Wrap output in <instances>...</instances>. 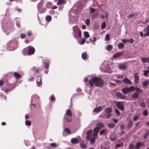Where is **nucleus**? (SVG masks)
Wrapping results in <instances>:
<instances>
[{
  "label": "nucleus",
  "instance_id": "f257e3e1",
  "mask_svg": "<svg viewBox=\"0 0 149 149\" xmlns=\"http://www.w3.org/2000/svg\"><path fill=\"white\" fill-rule=\"evenodd\" d=\"M89 84L91 87L94 86V83L95 86L98 87L102 86L104 84V81L101 78L99 77H95L92 78L89 81Z\"/></svg>",
  "mask_w": 149,
  "mask_h": 149
},
{
  "label": "nucleus",
  "instance_id": "f03ea898",
  "mask_svg": "<svg viewBox=\"0 0 149 149\" xmlns=\"http://www.w3.org/2000/svg\"><path fill=\"white\" fill-rule=\"evenodd\" d=\"M1 24L2 29L4 32H9L12 31L13 24L10 20L7 22H1Z\"/></svg>",
  "mask_w": 149,
  "mask_h": 149
},
{
  "label": "nucleus",
  "instance_id": "7ed1b4c3",
  "mask_svg": "<svg viewBox=\"0 0 149 149\" xmlns=\"http://www.w3.org/2000/svg\"><path fill=\"white\" fill-rule=\"evenodd\" d=\"M18 42L15 38L8 42L7 44V49L10 51L15 49L17 48Z\"/></svg>",
  "mask_w": 149,
  "mask_h": 149
},
{
  "label": "nucleus",
  "instance_id": "20e7f679",
  "mask_svg": "<svg viewBox=\"0 0 149 149\" xmlns=\"http://www.w3.org/2000/svg\"><path fill=\"white\" fill-rule=\"evenodd\" d=\"M35 51V48L31 46H29L23 49L22 53L24 55L30 56L33 54Z\"/></svg>",
  "mask_w": 149,
  "mask_h": 149
},
{
  "label": "nucleus",
  "instance_id": "39448f33",
  "mask_svg": "<svg viewBox=\"0 0 149 149\" xmlns=\"http://www.w3.org/2000/svg\"><path fill=\"white\" fill-rule=\"evenodd\" d=\"M73 30L74 32V37L77 38V36L79 38H81V32L79 28L77 26H74L73 27Z\"/></svg>",
  "mask_w": 149,
  "mask_h": 149
},
{
  "label": "nucleus",
  "instance_id": "423d86ee",
  "mask_svg": "<svg viewBox=\"0 0 149 149\" xmlns=\"http://www.w3.org/2000/svg\"><path fill=\"white\" fill-rule=\"evenodd\" d=\"M37 95H33L31 97V104L30 105V106L32 110H33V107L35 108L36 107L35 104L37 103Z\"/></svg>",
  "mask_w": 149,
  "mask_h": 149
},
{
  "label": "nucleus",
  "instance_id": "0eeeda50",
  "mask_svg": "<svg viewBox=\"0 0 149 149\" xmlns=\"http://www.w3.org/2000/svg\"><path fill=\"white\" fill-rule=\"evenodd\" d=\"M134 87L131 86L129 88H125L122 89V92L124 94H127V93H129L134 90Z\"/></svg>",
  "mask_w": 149,
  "mask_h": 149
},
{
  "label": "nucleus",
  "instance_id": "6e6552de",
  "mask_svg": "<svg viewBox=\"0 0 149 149\" xmlns=\"http://www.w3.org/2000/svg\"><path fill=\"white\" fill-rule=\"evenodd\" d=\"M116 96L120 99L123 100H126L127 96L123 95L121 93L119 92H116L115 93Z\"/></svg>",
  "mask_w": 149,
  "mask_h": 149
},
{
  "label": "nucleus",
  "instance_id": "1a4fd4ad",
  "mask_svg": "<svg viewBox=\"0 0 149 149\" xmlns=\"http://www.w3.org/2000/svg\"><path fill=\"white\" fill-rule=\"evenodd\" d=\"M116 105L117 107L121 111H123L124 109V107L123 105L122 102H117Z\"/></svg>",
  "mask_w": 149,
  "mask_h": 149
},
{
  "label": "nucleus",
  "instance_id": "9d476101",
  "mask_svg": "<svg viewBox=\"0 0 149 149\" xmlns=\"http://www.w3.org/2000/svg\"><path fill=\"white\" fill-rule=\"evenodd\" d=\"M125 44L127 43L128 42H130L131 44H132L134 42V40L132 38H130L129 39H123L121 40Z\"/></svg>",
  "mask_w": 149,
  "mask_h": 149
},
{
  "label": "nucleus",
  "instance_id": "9b49d317",
  "mask_svg": "<svg viewBox=\"0 0 149 149\" xmlns=\"http://www.w3.org/2000/svg\"><path fill=\"white\" fill-rule=\"evenodd\" d=\"M102 107L101 106H99L94 108L93 110V111L94 113L99 112L102 111Z\"/></svg>",
  "mask_w": 149,
  "mask_h": 149
},
{
  "label": "nucleus",
  "instance_id": "f8f14e48",
  "mask_svg": "<svg viewBox=\"0 0 149 149\" xmlns=\"http://www.w3.org/2000/svg\"><path fill=\"white\" fill-rule=\"evenodd\" d=\"M96 127L99 130L102 128L104 127H105L104 125L102 123H97L96 125Z\"/></svg>",
  "mask_w": 149,
  "mask_h": 149
},
{
  "label": "nucleus",
  "instance_id": "ddd939ff",
  "mask_svg": "<svg viewBox=\"0 0 149 149\" xmlns=\"http://www.w3.org/2000/svg\"><path fill=\"white\" fill-rule=\"evenodd\" d=\"M134 82L136 84L138 83L139 81V77L137 73H135L134 75Z\"/></svg>",
  "mask_w": 149,
  "mask_h": 149
},
{
  "label": "nucleus",
  "instance_id": "4468645a",
  "mask_svg": "<svg viewBox=\"0 0 149 149\" xmlns=\"http://www.w3.org/2000/svg\"><path fill=\"white\" fill-rule=\"evenodd\" d=\"M15 87V86L14 84H11L10 85V88L6 89L5 90L4 92L6 93H7L8 92H9L12 91L14 88Z\"/></svg>",
  "mask_w": 149,
  "mask_h": 149
},
{
  "label": "nucleus",
  "instance_id": "2eb2a0df",
  "mask_svg": "<svg viewBox=\"0 0 149 149\" xmlns=\"http://www.w3.org/2000/svg\"><path fill=\"white\" fill-rule=\"evenodd\" d=\"M143 144L141 142H138L136 143V146L134 149H139L140 147L142 146Z\"/></svg>",
  "mask_w": 149,
  "mask_h": 149
},
{
  "label": "nucleus",
  "instance_id": "dca6fc26",
  "mask_svg": "<svg viewBox=\"0 0 149 149\" xmlns=\"http://www.w3.org/2000/svg\"><path fill=\"white\" fill-rule=\"evenodd\" d=\"M133 124V121L132 120H129L127 125V127L128 129L132 127Z\"/></svg>",
  "mask_w": 149,
  "mask_h": 149
},
{
  "label": "nucleus",
  "instance_id": "f3484780",
  "mask_svg": "<svg viewBox=\"0 0 149 149\" xmlns=\"http://www.w3.org/2000/svg\"><path fill=\"white\" fill-rule=\"evenodd\" d=\"M38 80H39L40 81H38V86H41L42 85V78L41 76H38Z\"/></svg>",
  "mask_w": 149,
  "mask_h": 149
},
{
  "label": "nucleus",
  "instance_id": "a211bd4d",
  "mask_svg": "<svg viewBox=\"0 0 149 149\" xmlns=\"http://www.w3.org/2000/svg\"><path fill=\"white\" fill-rule=\"evenodd\" d=\"M66 114L67 116L69 117H72V114L71 110L69 109H68L66 110Z\"/></svg>",
  "mask_w": 149,
  "mask_h": 149
},
{
  "label": "nucleus",
  "instance_id": "6ab92c4d",
  "mask_svg": "<svg viewBox=\"0 0 149 149\" xmlns=\"http://www.w3.org/2000/svg\"><path fill=\"white\" fill-rule=\"evenodd\" d=\"M16 24L18 28H19L20 27V20L19 18H16Z\"/></svg>",
  "mask_w": 149,
  "mask_h": 149
},
{
  "label": "nucleus",
  "instance_id": "aec40b11",
  "mask_svg": "<svg viewBox=\"0 0 149 149\" xmlns=\"http://www.w3.org/2000/svg\"><path fill=\"white\" fill-rule=\"evenodd\" d=\"M79 142L78 139L76 138H73L71 139V142L72 144H77Z\"/></svg>",
  "mask_w": 149,
  "mask_h": 149
},
{
  "label": "nucleus",
  "instance_id": "412c9836",
  "mask_svg": "<svg viewBox=\"0 0 149 149\" xmlns=\"http://www.w3.org/2000/svg\"><path fill=\"white\" fill-rule=\"evenodd\" d=\"M123 53L122 52H118L115 54L113 56L114 58L118 57L123 54Z\"/></svg>",
  "mask_w": 149,
  "mask_h": 149
},
{
  "label": "nucleus",
  "instance_id": "4be33fe9",
  "mask_svg": "<svg viewBox=\"0 0 149 149\" xmlns=\"http://www.w3.org/2000/svg\"><path fill=\"white\" fill-rule=\"evenodd\" d=\"M141 60L143 63L147 62L149 63V58L143 57L141 58Z\"/></svg>",
  "mask_w": 149,
  "mask_h": 149
},
{
  "label": "nucleus",
  "instance_id": "5701e85b",
  "mask_svg": "<svg viewBox=\"0 0 149 149\" xmlns=\"http://www.w3.org/2000/svg\"><path fill=\"white\" fill-rule=\"evenodd\" d=\"M119 68L121 70H125L127 68V66L125 64H120L118 66Z\"/></svg>",
  "mask_w": 149,
  "mask_h": 149
},
{
  "label": "nucleus",
  "instance_id": "b1692460",
  "mask_svg": "<svg viewBox=\"0 0 149 149\" xmlns=\"http://www.w3.org/2000/svg\"><path fill=\"white\" fill-rule=\"evenodd\" d=\"M139 95L138 92H135L132 95V97L134 99H137L139 97Z\"/></svg>",
  "mask_w": 149,
  "mask_h": 149
},
{
  "label": "nucleus",
  "instance_id": "393cba45",
  "mask_svg": "<svg viewBox=\"0 0 149 149\" xmlns=\"http://www.w3.org/2000/svg\"><path fill=\"white\" fill-rule=\"evenodd\" d=\"M14 76L16 79L20 78L21 77V75L19 73L16 72L14 73Z\"/></svg>",
  "mask_w": 149,
  "mask_h": 149
},
{
  "label": "nucleus",
  "instance_id": "a878e982",
  "mask_svg": "<svg viewBox=\"0 0 149 149\" xmlns=\"http://www.w3.org/2000/svg\"><path fill=\"white\" fill-rule=\"evenodd\" d=\"M123 81L125 83L131 84L132 83L131 81L127 78H125L124 79Z\"/></svg>",
  "mask_w": 149,
  "mask_h": 149
},
{
  "label": "nucleus",
  "instance_id": "bb28decb",
  "mask_svg": "<svg viewBox=\"0 0 149 149\" xmlns=\"http://www.w3.org/2000/svg\"><path fill=\"white\" fill-rule=\"evenodd\" d=\"M149 84V81L147 79L146 81H143L142 83V85L144 87L146 86Z\"/></svg>",
  "mask_w": 149,
  "mask_h": 149
},
{
  "label": "nucleus",
  "instance_id": "cd10ccee",
  "mask_svg": "<svg viewBox=\"0 0 149 149\" xmlns=\"http://www.w3.org/2000/svg\"><path fill=\"white\" fill-rule=\"evenodd\" d=\"M104 111L108 113H111L112 111V109L110 107H107L104 109Z\"/></svg>",
  "mask_w": 149,
  "mask_h": 149
},
{
  "label": "nucleus",
  "instance_id": "c85d7f7f",
  "mask_svg": "<svg viewBox=\"0 0 149 149\" xmlns=\"http://www.w3.org/2000/svg\"><path fill=\"white\" fill-rule=\"evenodd\" d=\"M87 56V54L86 52H84L82 54V58L84 60H85L86 59Z\"/></svg>",
  "mask_w": 149,
  "mask_h": 149
},
{
  "label": "nucleus",
  "instance_id": "c756f323",
  "mask_svg": "<svg viewBox=\"0 0 149 149\" xmlns=\"http://www.w3.org/2000/svg\"><path fill=\"white\" fill-rule=\"evenodd\" d=\"M66 2L65 0H58V2L57 3V4L58 5L65 4Z\"/></svg>",
  "mask_w": 149,
  "mask_h": 149
},
{
  "label": "nucleus",
  "instance_id": "7c9ffc66",
  "mask_svg": "<svg viewBox=\"0 0 149 149\" xmlns=\"http://www.w3.org/2000/svg\"><path fill=\"white\" fill-rule=\"evenodd\" d=\"M65 117L66 120L68 122H70L72 120V118H71L70 117H69L68 116H65Z\"/></svg>",
  "mask_w": 149,
  "mask_h": 149
},
{
  "label": "nucleus",
  "instance_id": "2f4dec72",
  "mask_svg": "<svg viewBox=\"0 0 149 149\" xmlns=\"http://www.w3.org/2000/svg\"><path fill=\"white\" fill-rule=\"evenodd\" d=\"M124 44L122 43H120L118 44V47L119 49H122L124 47Z\"/></svg>",
  "mask_w": 149,
  "mask_h": 149
},
{
  "label": "nucleus",
  "instance_id": "473e14b6",
  "mask_svg": "<svg viewBox=\"0 0 149 149\" xmlns=\"http://www.w3.org/2000/svg\"><path fill=\"white\" fill-rule=\"evenodd\" d=\"M32 71L34 73L35 75H36L37 72V69L36 67H33L32 69Z\"/></svg>",
  "mask_w": 149,
  "mask_h": 149
},
{
  "label": "nucleus",
  "instance_id": "72a5a7b5",
  "mask_svg": "<svg viewBox=\"0 0 149 149\" xmlns=\"http://www.w3.org/2000/svg\"><path fill=\"white\" fill-rule=\"evenodd\" d=\"M80 145L82 148H86L87 146L83 142H81L80 143Z\"/></svg>",
  "mask_w": 149,
  "mask_h": 149
},
{
  "label": "nucleus",
  "instance_id": "f704fd0d",
  "mask_svg": "<svg viewBox=\"0 0 149 149\" xmlns=\"http://www.w3.org/2000/svg\"><path fill=\"white\" fill-rule=\"evenodd\" d=\"M93 137H92V134H88L86 137V139L87 141H89Z\"/></svg>",
  "mask_w": 149,
  "mask_h": 149
},
{
  "label": "nucleus",
  "instance_id": "c9c22d12",
  "mask_svg": "<svg viewBox=\"0 0 149 149\" xmlns=\"http://www.w3.org/2000/svg\"><path fill=\"white\" fill-rule=\"evenodd\" d=\"M149 135V131L147 130L143 136L144 139H146Z\"/></svg>",
  "mask_w": 149,
  "mask_h": 149
},
{
  "label": "nucleus",
  "instance_id": "e433bc0d",
  "mask_svg": "<svg viewBox=\"0 0 149 149\" xmlns=\"http://www.w3.org/2000/svg\"><path fill=\"white\" fill-rule=\"evenodd\" d=\"M46 20L47 22H49L51 21L52 19V17L50 15H47L46 17Z\"/></svg>",
  "mask_w": 149,
  "mask_h": 149
},
{
  "label": "nucleus",
  "instance_id": "4c0bfd02",
  "mask_svg": "<svg viewBox=\"0 0 149 149\" xmlns=\"http://www.w3.org/2000/svg\"><path fill=\"white\" fill-rule=\"evenodd\" d=\"M44 0H41V1L39 4H38V6H39V9L40 8H41L42 7V6L43 5V3L44 2Z\"/></svg>",
  "mask_w": 149,
  "mask_h": 149
},
{
  "label": "nucleus",
  "instance_id": "58836bf2",
  "mask_svg": "<svg viewBox=\"0 0 149 149\" xmlns=\"http://www.w3.org/2000/svg\"><path fill=\"white\" fill-rule=\"evenodd\" d=\"M134 90H135L136 91V92H138V93L142 92H143L142 90L141 89H140L137 87L135 88L134 87Z\"/></svg>",
  "mask_w": 149,
  "mask_h": 149
},
{
  "label": "nucleus",
  "instance_id": "ea45409f",
  "mask_svg": "<svg viewBox=\"0 0 149 149\" xmlns=\"http://www.w3.org/2000/svg\"><path fill=\"white\" fill-rule=\"evenodd\" d=\"M115 125L113 123H109L108 125V127L109 128H113Z\"/></svg>",
  "mask_w": 149,
  "mask_h": 149
},
{
  "label": "nucleus",
  "instance_id": "a19ab883",
  "mask_svg": "<svg viewBox=\"0 0 149 149\" xmlns=\"http://www.w3.org/2000/svg\"><path fill=\"white\" fill-rule=\"evenodd\" d=\"M107 132V130L105 129H103L101 130L100 133V135H102L104 134L105 133Z\"/></svg>",
  "mask_w": 149,
  "mask_h": 149
},
{
  "label": "nucleus",
  "instance_id": "79ce46f5",
  "mask_svg": "<svg viewBox=\"0 0 149 149\" xmlns=\"http://www.w3.org/2000/svg\"><path fill=\"white\" fill-rule=\"evenodd\" d=\"M136 16L137 15L136 13L132 14L129 15L127 17L129 19H131L134 16Z\"/></svg>",
  "mask_w": 149,
  "mask_h": 149
},
{
  "label": "nucleus",
  "instance_id": "37998d69",
  "mask_svg": "<svg viewBox=\"0 0 149 149\" xmlns=\"http://www.w3.org/2000/svg\"><path fill=\"white\" fill-rule=\"evenodd\" d=\"M95 139L96 138L93 137L92 138H91L90 140L89 141H90V143L91 144H93L95 143Z\"/></svg>",
  "mask_w": 149,
  "mask_h": 149
},
{
  "label": "nucleus",
  "instance_id": "c03bdc74",
  "mask_svg": "<svg viewBox=\"0 0 149 149\" xmlns=\"http://www.w3.org/2000/svg\"><path fill=\"white\" fill-rule=\"evenodd\" d=\"M105 40L108 41L110 40V35L109 34H107L106 35L105 37Z\"/></svg>",
  "mask_w": 149,
  "mask_h": 149
},
{
  "label": "nucleus",
  "instance_id": "a18cd8bd",
  "mask_svg": "<svg viewBox=\"0 0 149 149\" xmlns=\"http://www.w3.org/2000/svg\"><path fill=\"white\" fill-rule=\"evenodd\" d=\"M84 36L87 38H89L90 35L89 34L88 32L87 31H85L84 33Z\"/></svg>",
  "mask_w": 149,
  "mask_h": 149
},
{
  "label": "nucleus",
  "instance_id": "49530a36",
  "mask_svg": "<svg viewBox=\"0 0 149 149\" xmlns=\"http://www.w3.org/2000/svg\"><path fill=\"white\" fill-rule=\"evenodd\" d=\"M115 77L118 79H122L123 78V77L120 74H116L115 75Z\"/></svg>",
  "mask_w": 149,
  "mask_h": 149
},
{
  "label": "nucleus",
  "instance_id": "de8ad7c7",
  "mask_svg": "<svg viewBox=\"0 0 149 149\" xmlns=\"http://www.w3.org/2000/svg\"><path fill=\"white\" fill-rule=\"evenodd\" d=\"M65 130L68 134H71V131L69 128H66L65 129Z\"/></svg>",
  "mask_w": 149,
  "mask_h": 149
},
{
  "label": "nucleus",
  "instance_id": "09e8293b",
  "mask_svg": "<svg viewBox=\"0 0 149 149\" xmlns=\"http://www.w3.org/2000/svg\"><path fill=\"white\" fill-rule=\"evenodd\" d=\"M49 62L47 61V62H45V66L46 68H47L49 67Z\"/></svg>",
  "mask_w": 149,
  "mask_h": 149
},
{
  "label": "nucleus",
  "instance_id": "8fccbe9b",
  "mask_svg": "<svg viewBox=\"0 0 149 149\" xmlns=\"http://www.w3.org/2000/svg\"><path fill=\"white\" fill-rule=\"evenodd\" d=\"M100 130L97 128L96 127H95L93 130V132L96 133H98L99 131Z\"/></svg>",
  "mask_w": 149,
  "mask_h": 149
},
{
  "label": "nucleus",
  "instance_id": "3c124183",
  "mask_svg": "<svg viewBox=\"0 0 149 149\" xmlns=\"http://www.w3.org/2000/svg\"><path fill=\"white\" fill-rule=\"evenodd\" d=\"M26 34L23 33H22L21 34L20 36V38L22 39H24L26 38Z\"/></svg>",
  "mask_w": 149,
  "mask_h": 149
},
{
  "label": "nucleus",
  "instance_id": "603ef678",
  "mask_svg": "<svg viewBox=\"0 0 149 149\" xmlns=\"http://www.w3.org/2000/svg\"><path fill=\"white\" fill-rule=\"evenodd\" d=\"M31 122L29 120H26L25 122V124L27 126H30L31 125Z\"/></svg>",
  "mask_w": 149,
  "mask_h": 149
},
{
  "label": "nucleus",
  "instance_id": "864d4df0",
  "mask_svg": "<svg viewBox=\"0 0 149 149\" xmlns=\"http://www.w3.org/2000/svg\"><path fill=\"white\" fill-rule=\"evenodd\" d=\"M112 48V46L111 45H109L107 46V49L108 51L111 50Z\"/></svg>",
  "mask_w": 149,
  "mask_h": 149
},
{
  "label": "nucleus",
  "instance_id": "5fc2aeb1",
  "mask_svg": "<svg viewBox=\"0 0 149 149\" xmlns=\"http://www.w3.org/2000/svg\"><path fill=\"white\" fill-rule=\"evenodd\" d=\"M140 106L141 107L144 108L146 107V105L143 102H142L141 103Z\"/></svg>",
  "mask_w": 149,
  "mask_h": 149
},
{
  "label": "nucleus",
  "instance_id": "6e6d98bb",
  "mask_svg": "<svg viewBox=\"0 0 149 149\" xmlns=\"http://www.w3.org/2000/svg\"><path fill=\"white\" fill-rule=\"evenodd\" d=\"M90 20L89 19H86V22H85V23H86V24L87 26L89 25V24H90Z\"/></svg>",
  "mask_w": 149,
  "mask_h": 149
},
{
  "label": "nucleus",
  "instance_id": "4d7b16f0",
  "mask_svg": "<svg viewBox=\"0 0 149 149\" xmlns=\"http://www.w3.org/2000/svg\"><path fill=\"white\" fill-rule=\"evenodd\" d=\"M148 112L147 110H144L143 112V115L144 116H146L148 115Z\"/></svg>",
  "mask_w": 149,
  "mask_h": 149
},
{
  "label": "nucleus",
  "instance_id": "13d9d810",
  "mask_svg": "<svg viewBox=\"0 0 149 149\" xmlns=\"http://www.w3.org/2000/svg\"><path fill=\"white\" fill-rule=\"evenodd\" d=\"M98 13H96L94 14H93L92 15V17L93 19H94L97 16Z\"/></svg>",
  "mask_w": 149,
  "mask_h": 149
},
{
  "label": "nucleus",
  "instance_id": "bf43d9fd",
  "mask_svg": "<svg viewBox=\"0 0 149 149\" xmlns=\"http://www.w3.org/2000/svg\"><path fill=\"white\" fill-rule=\"evenodd\" d=\"M90 13H92L95 12V9L94 8H90Z\"/></svg>",
  "mask_w": 149,
  "mask_h": 149
},
{
  "label": "nucleus",
  "instance_id": "052dcab7",
  "mask_svg": "<svg viewBox=\"0 0 149 149\" xmlns=\"http://www.w3.org/2000/svg\"><path fill=\"white\" fill-rule=\"evenodd\" d=\"M0 96L2 97L3 99L6 100L7 99L6 96L5 95H3L2 93H0Z\"/></svg>",
  "mask_w": 149,
  "mask_h": 149
},
{
  "label": "nucleus",
  "instance_id": "680f3d73",
  "mask_svg": "<svg viewBox=\"0 0 149 149\" xmlns=\"http://www.w3.org/2000/svg\"><path fill=\"white\" fill-rule=\"evenodd\" d=\"M106 26V24L105 22H103L102 23L101 25V28L102 29H104L105 28Z\"/></svg>",
  "mask_w": 149,
  "mask_h": 149
},
{
  "label": "nucleus",
  "instance_id": "e2e57ef3",
  "mask_svg": "<svg viewBox=\"0 0 149 149\" xmlns=\"http://www.w3.org/2000/svg\"><path fill=\"white\" fill-rule=\"evenodd\" d=\"M139 117L138 116H134L133 120L134 121H136L139 118Z\"/></svg>",
  "mask_w": 149,
  "mask_h": 149
},
{
  "label": "nucleus",
  "instance_id": "0e129e2a",
  "mask_svg": "<svg viewBox=\"0 0 149 149\" xmlns=\"http://www.w3.org/2000/svg\"><path fill=\"white\" fill-rule=\"evenodd\" d=\"M24 142L26 146H28L29 145V143L28 141L25 140L24 141Z\"/></svg>",
  "mask_w": 149,
  "mask_h": 149
},
{
  "label": "nucleus",
  "instance_id": "69168bd1",
  "mask_svg": "<svg viewBox=\"0 0 149 149\" xmlns=\"http://www.w3.org/2000/svg\"><path fill=\"white\" fill-rule=\"evenodd\" d=\"M149 73L148 70H145L144 72L143 73V75L145 76H147L148 74Z\"/></svg>",
  "mask_w": 149,
  "mask_h": 149
},
{
  "label": "nucleus",
  "instance_id": "338daca9",
  "mask_svg": "<svg viewBox=\"0 0 149 149\" xmlns=\"http://www.w3.org/2000/svg\"><path fill=\"white\" fill-rule=\"evenodd\" d=\"M115 112L116 113L117 115L119 116L120 114V112L119 111V110L117 109H115Z\"/></svg>",
  "mask_w": 149,
  "mask_h": 149
},
{
  "label": "nucleus",
  "instance_id": "774afa93",
  "mask_svg": "<svg viewBox=\"0 0 149 149\" xmlns=\"http://www.w3.org/2000/svg\"><path fill=\"white\" fill-rule=\"evenodd\" d=\"M51 146L52 147H56L57 144L56 143H51L50 144Z\"/></svg>",
  "mask_w": 149,
  "mask_h": 149
}]
</instances>
